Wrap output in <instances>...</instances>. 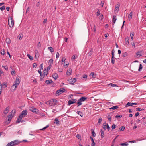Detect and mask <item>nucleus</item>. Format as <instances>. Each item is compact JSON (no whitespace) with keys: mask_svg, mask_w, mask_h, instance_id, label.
<instances>
[{"mask_svg":"<svg viewBox=\"0 0 146 146\" xmlns=\"http://www.w3.org/2000/svg\"><path fill=\"white\" fill-rule=\"evenodd\" d=\"M3 86H5V87H4V88H5V87H7V82H5L3 83Z\"/></svg>","mask_w":146,"mask_h":146,"instance_id":"obj_41","label":"nucleus"},{"mask_svg":"<svg viewBox=\"0 0 146 146\" xmlns=\"http://www.w3.org/2000/svg\"><path fill=\"white\" fill-rule=\"evenodd\" d=\"M127 53L126 52L123 53L122 54V56L123 57H124L127 56Z\"/></svg>","mask_w":146,"mask_h":146,"instance_id":"obj_35","label":"nucleus"},{"mask_svg":"<svg viewBox=\"0 0 146 146\" xmlns=\"http://www.w3.org/2000/svg\"><path fill=\"white\" fill-rule=\"evenodd\" d=\"M12 142V141L10 142L6 146H14Z\"/></svg>","mask_w":146,"mask_h":146,"instance_id":"obj_27","label":"nucleus"},{"mask_svg":"<svg viewBox=\"0 0 146 146\" xmlns=\"http://www.w3.org/2000/svg\"><path fill=\"white\" fill-rule=\"evenodd\" d=\"M33 67L34 68H36V64L35 63H34L33 64Z\"/></svg>","mask_w":146,"mask_h":146,"instance_id":"obj_51","label":"nucleus"},{"mask_svg":"<svg viewBox=\"0 0 146 146\" xmlns=\"http://www.w3.org/2000/svg\"><path fill=\"white\" fill-rule=\"evenodd\" d=\"M142 66L141 64H140L139 65V69H138V71H140V70L142 68Z\"/></svg>","mask_w":146,"mask_h":146,"instance_id":"obj_49","label":"nucleus"},{"mask_svg":"<svg viewBox=\"0 0 146 146\" xmlns=\"http://www.w3.org/2000/svg\"><path fill=\"white\" fill-rule=\"evenodd\" d=\"M72 72V70L70 68L69 70H67L66 73H71Z\"/></svg>","mask_w":146,"mask_h":146,"instance_id":"obj_55","label":"nucleus"},{"mask_svg":"<svg viewBox=\"0 0 146 146\" xmlns=\"http://www.w3.org/2000/svg\"><path fill=\"white\" fill-rule=\"evenodd\" d=\"M46 103L50 106H52L54 105V104L52 102L51 100H49L46 102Z\"/></svg>","mask_w":146,"mask_h":146,"instance_id":"obj_12","label":"nucleus"},{"mask_svg":"<svg viewBox=\"0 0 146 146\" xmlns=\"http://www.w3.org/2000/svg\"><path fill=\"white\" fill-rule=\"evenodd\" d=\"M109 86H113V87L117 86L116 85H115V84H112V83L110 84H109Z\"/></svg>","mask_w":146,"mask_h":146,"instance_id":"obj_39","label":"nucleus"},{"mask_svg":"<svg viewBox=\"0 0 146 146\" xmlns=\"http://www.w3.org/2000/svg\"><path fill=\"white\" fill-rule=\"evenodd\" d=\"M144 52L143 50H141L138 51L136 54V55L140 57L142 56V54Z\"/></svg>","mask_w":146,"mask_h":146,"instance_id":"obj_8","label":"nucleus"},{"mask_svg":"<svg viewBox=\"0 0 146 146\" xmlns=\"http://www.w3.org/2000/svg\"><path fill=\"white\" fill-rule=\"evenodd\" d=\"M87 75H84L83 76V78H84L85 79H86L87 78Z\"/></svg>","mask_w":146,"mask_h":146,"instance_id":"obj_59","label":"nucleus"},{"mask_svg":"<svg viewBox=\"0 0 146 146\" xmlns=\"http://www.w3.org/2000/svg\"><path fill=\"white\" fill-rule=\"evenodd\" d=\"M40 74V78L41 80H42V79L44 77L47 75V74Z\"/></svg>","mask_w":146,"mask_h":146,"instance_id":"obj_13","label":"nucleus"},{"mask_svg":"<svg viewBox=\"0 0 146 146\" xmlns=\"http://www.w3.org/2000/svg\"><path fill=\"white\" fill-rule=\"evenodd\" d=\"M9 107H7L5 109V110L4 111L3 113L5 115L7 114L9 112Z\"/></svg>","mask_w":146,"mask_h":146,"instance_id":"obj_14","label":"nucleus"},{"mask_svg":"<svg viewBox=\"0 0 146 146\" xmlns=\"http://www.w3.org/2000/svg\"><path fill=\"white\" fill-rule=\"evenodd\" d=\"M120 6V4L119 3H117L115 5V12L117 13L119 10V7Z\"/></svg>","mask_w":146,"mask_h":146,"instance_id":"obj_7","label":"nucleus"},{"mask_svg":"<svg viewBox=\"0 0 146 146\" xmlns=\"http://www.w3.org/2000/svg\"><path fill=\"white\" fill-rule=\"evenodd\" d=\"M144 109H141L139 108H136V111H140L142 110H144Z\"/></svg>","mask_w":146,"mask_h":146,"instance_id":"obj_32","label":"nucleus"},{"mask_svg":"<svg viewBox=\"0 0 146 146\" xmlns=\"http://www.w3.org/2000/svg\"><path fill=\"white\" fill-rule=\"evenodd\" d=\"M52 82H53L51 80H47L45 81V83L47 84H50Z\"/></svg>","mask_w":146,"mask_h":146,"instance_id":"obj_18","label":"nucleus"},{"mask_svg":"<svg viewBox=\"0 0 146 146\" xmlns=\"http://www.w3.org/2000/svg\"><path fill=\"white\" fill-rule=\"evenodd\" d=\"M48 70L47 68H45L44 70V73H46L48 72Z\"/></svg>","mask_w":146,"mask_h":146,"instance_id":"obj_47","label":"nucleus"},{"mask_svg":"<svg viewBox=\"0 0 146 146\" xmlns=\"http://www.w3.org/2000/svg\"><path fill=\"white\" fill-rule=\"evenodd\" d=\"M59 54L58 52H57L56 54V58H58L59 57Z\"/></svg>","mask_w":146,"mask_h":146,"instance_id":"obj_61","label":"nucleus"},{"mask_svg":"<svg viewBox=\"0 0 146 146\" xmlns=\"http://www.w3.org/2000/svg\"><path fill=\"white\" fill-rule=\"evenodd\" d=\"M76 113L77 114L79 115L81 117H82L83 116L82 115V113L80 112L79 111L77 112Z\"/></svg>","mask_w":146,"mask_h":146,"instance_id":"obj_42","label":"nucleus"},{"mask_svg":"<svg viewBox=\"0 0 146 146\" xmlns=\"http://www.w3.org/2000/svg\"><path fill=\"white\" fill-rule=\"evenodd\" d=\"M5 53V50L4 49L1 50V53L2 55H4Z\"/></svg>","mask_w":146,"mask_h":146,"instance_id":"obj_40","label":"nucleus"},{"mask_svg":"<svg viewBox=\"0 0 146 146\" xmlns=\"http://www.w3.org/2000/svg\"><path fill=\"white\" fill-rule=\"evenodd\" d=\"M136 142V141L135 140H133L131 141H130L128 142L129 143H135Z\"/></svg>","mask_w":146,"mask_h":146,"instance_id":"obj_62","label":"nucleus"},{"mask_svg":"<svg viewBox=\"0 0 146 146\" xmlns=\"http://www.w3.org/2000/svg\"><path fill=\"white\" fill-rule=\"evenodd\" d=\"M53 60L52 59H50L49 61V63L50 64L49 65H51V66H52L53 64Z\"/></svg>","mask_w":146,"mask_h":146,"instance_id":"obj_31","label":"nucleus"},{"mask_svg":"<svg viewBox=\"0 0 146 146\" xmlns=\"http://www.w3.org/2000/svg\"><path fill=\"white\" fill-rule=\"evenodd\" d=\"M54 123L56 124H59L60 122L57 118H56L55 120Z\"/></svg>","mask_w":146,"mask_h":146,"instance_id":"obj_29","label":"nucleus"},{"mask_svg":"<svg viewBox=\"0 0 146 146\" xmlns=\"http://www.w3.org/2000/svg\"><path fill=\"white\" fill-rule=\"evenodd\" d=\"M81 102L78 101V102H77V104L78 105V106L81 105L82 104V103Z\"/></svg>","mask_w":146,"mask_h":146,"instance_id":"obj_58","label":"nucleus"},{"mask_svg":"<svg viewBox=\"0 0 146 146\" xmlns=\"http://www.w3.org/2000/svg\"><path fill=\"white\" fill-rule=\"evenodd\" d=\"M76 81V80L75 78H71L70 80V82L72 84H73Z\"/></svg>","mask_w":146,"mask_h":146,"instance_id":"obj_11","label":"nucleus"},{"mask_svg":"<svg viewBox=\"0 0 146 146\" xmlns=\"http://www.w3.org/2000/svg\"><path fill=\"white\" fill-rule=\"evenodd\" d=\"M65 91V89L63 88H61L60 89L58 90L56 92V94L58 95L64 92Z\"/></svg>","mask_w":146,"mask_h":146,"instance_id":"obj_4","label":"nucleus"},{"mask_svg":"<svg viewBox=\"0 0 146 146\" xmlns=\"http://www.w3.org/2000/svg\"><path fill=\"white\" fill-rule=\"evenodd\" d=\"M16 111L15 110H13L11 111V112H12V113H13V115H14V114H15Z\"/></svg>","mask_w":146,"mask_h":146,"instance_id":"obj_60","label":"nucleus"},{"mask_svg":"<svg viewBox=\"0 0 146 146\" xmlns=\"http://www.w3.org/2000/svg\"><path fill=\"white\" fill-rule=\"evenodd\" d=\"M129 38L127 37L125 38V44H129Z\"/></svg>","mask_w":146,"mask_h":146,"instance_id":"obj_16","label":"nucleus"},{"mask_svg":"<svg viewBox=\"0 0 146 146\" xmlns=\"http://www.w3.org/2000/svg\"><path fill=\"white\" fill-rule=\"evenodd\" d=\"M48 49L50 50L51 52H54V50L53 48L51 47H48Z\"/></svg>","mask_w":146,"mask_h":146,"instance_id":"obj_30","label":"nucleus"},{"mask_svg":"<svg viewBox=\"0 0 146 146\" xmlns=\"http://www.w3.org/2000/svg\"><path fill=\"white\" fill-rule=\"evenodd\" d=\"M87 99V97L84 96H82L78 100V101L79 102H83L84 101Z\"/></svg>","mask_w":146,"mask_h":146,"instance_id":"obj_10","label":"nucleus"},{"mask_svg":"<svg viewBox=\"0 0 146 146\" xmlns=\"http://www.w3.org/2000/svg\"><path fill=\"white\" fill-rule=\"evenodd\" d=\"M40 68L41 70H42L43 69V64L42 63L40 65Z\"/></svg>","mask_w":146,"mask_h":146,"instance_id":"obj_53","label":"nucleus"},{"mask_svg":"<svg viewBox=\"0 0 146 146\" xmlns=\"http://www.w3.org/2000/svg\"><path fill=\"white\" fill-rule=\"evenodd\" d=\"M5 6H3L2 7H0V9L2 11L3 10L5 9Z\"/></svg>","mask_w":146,"mask_h":146,"instance_id":"obj_45","label":"nucleus"},{"mask_svg":"<svg viewBox=\"0 0 146 146\" xmlns=\"http://www.w3.org/2000/svg\"><path fill=\"white\" fill-rule=\"evenodd\" d=\"M133 15V13L132 12H131L128 15V18L129 19V20H131L132 18V16Z\"/></svg>","mask_w":146,"mask_h":146,"instance_id":"obj_17","label":"nucleus"},{"mask_svg":"<svg viewBox=\"0 0 146 146\" xmlns=\"http://www.w3.org/2000/svg\"><path fill=\"white\" fill-rule=\"evenodd\" d=\"M89 76L90 77H92L93 78H95L96 77V74H90Z\"/></svg>","mask_w":146,"mask_h":146,"instance_id":"obj_24","label":"nucleus"},{"mask_svg":"<svg viewBox=\"0 0 146 146\" xmlns=\"http://www.w3.org/2000/svg\"><path fill=\"white\" fill-rule=\"evenodd\" d=\"M115 58L112 57L111 59V61L112 64H114L115 63Z\"/></svg>","mask_w":146,"mask_h":146,"instance_id":"obj_36","label":"nucleus"},{"mask_svg":"<svg viewBox=\"0 0 146 146\" xmlns=\"http://www.w3.org/2000/svg\"><path fill=\"white\" fill-rule=\"evenodd\" d=\"M22 35L21 34H19L17 38H18V39L19 40H21L22 38Z\"/></svg>","mask_w":146,"mask_h":146,"instance_id":"obj_34","label":"nucleus"},{"mask_svg":"<svg viewBox=\"0 0 146 146\" xmlns=\"http://www.w3.org/2000/svg\"><path fill=\"white\" fill-rule=\"evenodd\" d=\"M108 118L109 121L110 122L111 121V117L110 115H108Z\"/></svg>","mask_w":146,"mask_h":146,"instance_id":"obj_50","label":"nucleus"},{"mask_svg":"<svg viewBox=\"0 0 146 146\" xmlns=\"http://www.w3.org/2000/svg\"><path fill=\"white\" fill-rule=\"evenodd\" d=\"M52 66L51 65H49V66L47 67V69L48 71L51 68Z\"/></svg>","mask_w":146,"mask_h":146,"instance_id":"obj_52","label":"nucleus"},{"mask_svg":"<svg viewBox=\"0 0 146 146\" xmlns=\"http://www.w3.org/2000/svg\"><path fill=\"white\" fill-rule=\"evenodd\" d=\"M2 67L5 70H7L8 69V67L7 66H3Z\"/></svg>","mask_w":146,"mask_h":146,"instance_id":"obj_63","label":"nucleus"},{"mask_svg":"<svg viewBox=\"0 0 146 146\" xmlns=\"http://www.w3.org/2000/svg\"><path fill=\"white\" fill-rule=\"evenodd\" d=\"M107 124L105 122L104 123L103 125V127L104 130H106L107 129Z\"/></svg>","mask_w":146,"mask_h":146,"instance_id":"obj_20","label":"nucleus"},{"mask_svg":"<svg viewBox=\"0 0 146 146\" xmlns=\"http://www.w3.org/2000/svg\"><path fill=\"white\" fill-rule=\"evenodd\" d=\"M72 104H73V103L71 100H69L68 102V105H70Z\"/></svg>","mask_w":146,"mask_h":146,"instance_id":"obj_44","label":"nucleus"},{"mask_svg":"<svg viewBox=\"0 0 146 146\" xmlns=\"http://www.w3.org/2000/svg\"><path fill=\"white\" fill-rule=\"evenodd\" d=\"M92 134L94 137H95L96 136L95 132L93 130H92Z\"/></svg>","mask_w":146,"mask_h":146,"instance_id":"obj_33","label":"nucleus"},{"mask_svg":"<svg viewBox=\"0 0 146 146\" xmlns=\"http://www.w3.org/2000/svg\"><path fill=\"white\" fill-rule=\"evenodd\" d=\"M12 142L14 146L17 145L21 143V141L19 140H16L12 141Z\"/></svg>","mask_w":146,"mask_h":146,"instance_id":"obj_6","label":"nucleus"},{"mask_svg":"<svg viewBox=\"0 0 146 146\" xmlns=\"http://www.w3.org/2000/svg\"><path fill=\"white\" fill-rule=\"evenodd\" d=\"M27 114V111L26 110H24L21 113V114L19 115L17 118V120L16 121V123H19L21 122V120L22 119V118L24 117Z\"/></svg>","mask_w":146,"mask_h":146,"instance_id":"obj_1","label":"nucleus"},{"mask_svg":"<svg viewBox=\"0 0 146 146\" xmlns=\"http://www.w3.org/2000/svg\"><path fill=\"white\" fill-rule=\"evenodd\" d=\"M10 21H11V23L10 24V23H9L10 19H8V25H9V26L10 27H12L14 26V21L13 20V18L12 17H11V19H10Z\"/></svg>","mask_w":146,"mask_h":146,"instance_id":"obj_3","label":"nucleus"},{"mask_svg":"<svg viewBox=\"0 0 146 146\" xmlns=\"http://www.w3.org/2000/svg\"><path fill=\"white\" fill-rule=\"evenodd\" d=\"M49 126V125H47L46 126L44 127L42 129H40L41 130H44L46 129Z\"/></svg>","mask_w":146,"mask_h":146,"instance_id":"obj_38","label":"nucleus"},{"mask_svg":"<svg viewBox=\"0 0 146 146\" xmlns=\"http://www.w3.org/2000/svg\"><path fill=\"white\" fill-rule=\"evenodd\" d=\"M71 101L73 102V103H74L76 102L77 100L76 99H73Z\"/></svg>","mask_w":146,"mask_h":146,"instance_id":"obj_57","label":"nucleus"},{"mask_svg":"<svg viewBox=\"0 0 146 146\" xmlns=\"http://www.w3.org/2000/svg\"><path fill=\"white\" fill-rule=\"evenodd\" d=\"M120 145L121 146H128V144L127 143H122L120 144Z\"/></svg>","mask_w":146,"mask_h":146,"instance_id":"obj_37","label":"nucleus"},{"mask_svg":"<svg viewBox=\"0 0 146 146\" xmlns=\"http://www.w3.org/2000/svg\"><path fill=\"white\" fill-rule=\"evenodd\" d=\"M6 42L8 44H10L11 43V41L9 38H7L6 39Z\"/></svg>","mask_w":146,"mask_h":146,"instance_id":"obj_25","label":"nucleus"},{"mask_svg":"<svg viewBox=\"0 0 146 146\" xmlns=\"http://www.w3.org/2000/svg\"><path fill=\"white\" fill-rule=\"evenodd\" d=\"M134 33L133 32H131V33H130V36L131 37H133L134 36Z\"/></svg>","mask_w":146,"mask_h":146,"instance_id":"obj_54","label":"nucleus"},{"mask_svg":"<svg viewBox=\"0 0 146 146\" xmlns=\"http://www.w3.org/2000/svg\"><path fill=\"white\" fill-rule=\"evenodd\" d=\"M100 11L99 10H98L97 12H96V14L97 16H98L100 15Z\"/></svg>","mask_w":146,"mask_h":146,"instance_id":"obj_43","label":"nucleus"},{"mask_svg":"<svg viewBox=\"0 0 146 146\" xmlns=\"http://www.w3.org/2000/svg\"><path fill=\"white\" fill-rule=\"evenodd\" d=\"M41 44L40 42H39L37 44V48H39L40 47Z\"/></svg>","mask_w":146,"mask_h":146,"instance_id":"obj_48","label":"nucleus"},{"mask_svg":"<svg viewBox=\"0 0 146 146\" xmlns=\"http://www.w3.org/2000/svg\"><path fill=\"white\" fill-rule=\"evenodd\" d=\"M57 74H54L52 75L53 77L54 78V79H56L58 77Z\"/></svg>","mask_w":146,"mask_h":146,"instance_id":"obj_26","label":"nucleus"},{"mask_svg":"<svg viewBox=\"0 0 146 146\" xmlns=\"http://www.w3.org/2000/svg\"><path fill=\"white\" fill-rule=\"evenodd\" d=\"M116 125L115 124H113L112 126V128L113 129H114L116 128Z\"/></svg>","mask_w":146,"mask_h":146,"instance_id":"obj_56","label":"nucleus"},{"mask_svg":"<svg viewBox=\"0 0 146 146\" xmlns=\"http://www.w3.org/2000/svg\"><path fill=\"white\" fill-rule=\"evenodd\" d=\"M117 20L116 16H113V17L112 19V21L113 23V25L115 23V21Z\"/></svg>","mask_w":146,"mask_h":146,"instance_id":"obj_19","label":"nucleus"},{"mask_svg":"<svg viewBox=\"0 0 146 146\" xmlns=\"http://www.w3.org/2000/svg\"><path fill=\"white\" fill-rule=\"evenodd\" d=\"M20 79L21 78L19 76H17L16 77V80L15 81V83L11 86V88H12L14 87L15 88L14 89V91L16 90V88L20 83Z\"/></svg>","mask_w":146,"mask_h":146,"instance_id":"obj_2","label":"nucleus"},{"mask_svg":"<svg viewBox=\"0 0 146 146\" xmlns=\"http://www.w3.org/2000/svg\"><path fill=\"white\" fill-rule=\"evenodd\" d=\"M125 129V127L124 126H122L121 127V128H119L118 131H123Z\"/></svg>","mask_w":146,"mask_h":146,"instance_id":"obj_23","label":"nucleus"},{"mask_svg":"<svg viewBox=\"0 0 146 146\" xmlns=\"http://www.w3.org/2000/svg\"><path fill=\"white\" fill-rule=\"evenodd\" d=\"M101 138H103L104 137V132L103 129L101 130Z\"/></svg>","mask_w":146,"mask_h":146,"instance_id":"obj_15","label":"nucleus"},{"mask_svg":"<svg viewBox=\"0 0 146 146\" xmlns=\"http://www.w3.org/2000/svg\"><path fill=\"white\" fill-rule=\"evenodd\" d=\"M27 56H28V57L31 60H33L32 56H31L30 55H29V54H28L27 55Z\"/></svg>","mask_w":146,"mask_h":146,"instance_id":"obj_46","label":"nucleus"},{"mask_svg":"<svg viewBox=\"0 0 146 146\" xmlns=\"http://www.w3.org/2000/svg\"><path fill=\"white\" fill-rule=\"evenodd\" d=\"M118 108V107L117 106H113L111 108H110V109H112L113 110H115L116 109H117Z\"/></svg>","mask_w":146,"mask_h":146,"instance_id":"obj_28","label":"nucleus"},{"mask_svg":"<svg viewBox=\"0 0 146 146\" xmlns=\"http://www.w3.org/2000/svg\"><path fill=\"white\" fill-rule=\"evenodd\" d=\"M29 110L34 113H36V108L34 107L33 106H30L29 107Z\"/></svg>","mask_w":146,"mask_h":146,"instance_id":"obj_5","label":"nucleus"},{"mask_svg":"<svg viewBox=\"0 0 146 146\" xmlns=\"http://www.w3.org/2000/svg\"><path fill=\"white\" fill-rule=\"evenodd\" d=\"M137 104V103H130L128 102L126 104V106L128 107L129 106H131L134 105H136Z\"/></svg>","mask_w":146,"mask_h":146,"instance_id":"obj_9","label":"nucleus"},{"mask_svg":"<svg viewBox=\"0 0 146 146\" xmlns=\"http://www.w3.org/2000/svg\"><path fill=\"white\" fill-rule=\"evenodd\" d=\"M95 143L94 142V141H93V142H92V146H95Z\"/></svg>","mask_w":146,"mask_h":146,"instance_id":"obj_64","label":"nucleus"},{"mask_svg":"<svg viewBox=\"0 0 146 146\" xmlns=\"http://www.w3.org/2000/svg\"><path fill=\"white\" fill-rule=\"evenodd\" d=\"M12 116V114H10V115H9V117H8V119H7V121H6V123H7V124H8L10 122L11 120V119H10V118L11 117V116Z\"/></svg>","mask_w":146,"mask_h":146,"instance_id":"obj_22","label":"nucleus"},{"mask_svg":"<svg viewBox=\"0 0 146 146\" xmlns=\"http://www.w3.org/2000/svg\"><path fill=\"white\" fill-rule=\"evenodd\" d=\"M51 101L54 104V105H56L57 103V100L55 99H53L51 100Z\"/></svg>","mask_w":146,"mask_h":146,"instance_id":"obj_21","label":"nucleus"}]
</instances>
